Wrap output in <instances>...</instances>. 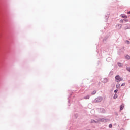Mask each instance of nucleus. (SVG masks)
Returning a JSON list of instances; mask_svg holds the SVG:
<instances>
[{"label":"nucleus","instance_id":"f257e3e1","mask_svg":"<svg viewBox=\"0 0 130 130\" xmlns=\"http://www.w3.org/2000/svg\"><path fill=\"white\" fill-rule=\"evenodd\" d=\"M115 79L117 83H119V82H120V81H122V80H123V78H122V77H120V76L119 75H117L115 77Z\"/></svg>","mask_w":130,"mask_h":130},{"label":"nucleus","instance_id":"f03ea898","mask_svg":"<svg viewBox=\"0 0 130 130\" xmlns=\"http://www.w3.org/2000/svg\"><path fill=\"white\" fill-rule=\"evenodd\" d=\"M103 98L102 97H99L96 98L94 100V102H101L102 101Z\"/></svg>","mask_w":130,"mask_h":130},{"label":"nucleus","instance_id":"7ed1b4c3","mask_svg":"<svg viewBox=\"0 0 130 130\" xmlns=\"http://www.w3.org/2000/svg\"><path fill=\"white\" fill-rule=\"evenodd\" d=\"M124 108V105L123 104L120 107V110H122Z\"/></svg>","mask_w":130,"mask_h":130},{"label":"nucleus","instance_id":"20e7f679","mask_svg":"<svg viewBox=\"0 0 130 130\" xmlns=\"http://www.w3.org/2000/svg\"><path fill=\"white\" fill-rule=\"evenodd\" d=\"M121 17H122V18H126H126H127V16H126L125 15H124V14H121Z\"/></svg>","mask_w":130,"mask_h":130},{"label":"nucleus","instance_id":"39448f33","mask_svg":"<svg viewBox=\"0 0 130 130\" xmlns=\"http://www.w3.org/2000/svg\"><path fill=\"white\" fill-rule=\"evenodd\" d=\"M120 88V84L119 83H118V84H117V85H116V88H117V89H118V88Z\"/></svg>","mask_w":130,"mask_h":130},{"label":"nucleus","instance_id":"423d86ee","mask_svg":"<svg viewBox=\"0 0 130 130\" xmlns=\"http://www.w3.org/2000/svg\"><path fill=\"white\" fill-rule=\"evenodd\" d=\"M125 58H126V59L129 60V59H130V56H128V55H126V56H125Z\"/></svg>","mask_w":130,"mask_h":130},{"label":"nucleus","instance_id":"0eeeda50","mask_svg":"<svg viewBox=\"0 0 130 130\" xmlns=\"http://www.w3.org/2000/svg\"><path fill=\"white\" fill-rule=\"evenodd\" d=\"M84 99H89V98H90V96L87 95V96L84 97Z\"/></svg>","mask_w":130,"mask_h":130},{"label":"nucleus","instance_id":"6e6552de","mask_svg":"<svg viewBox=\"0 0 130 130\" xmlns=\"http://www.w3.org/2000/svg\"><path fill=\"white\" fill-rule=\"evenodd\" d=\"M126 69L128 71V72H130V67H126Z\"/></svg>","mask_w":130,"mask_h":130},{"label":"nucleus","instance_id":"1a4fd4ad","mask_svg":"<svg viewBox=\"0 0 130 130\" xmlns=\"http://www.w3.org/2000/svg\"><path fill=\"white\" fill-rule=\"evenodd\" d=\"M114 99H116V98H117V94H115V95H114Z\"/></svg>","mask_w":130,"mask_h":130},{"label":"nucleus","instance_id":"9d476101","mask_svg":"<svg viewBox=\"0 0 130 130\" xmlns=\"http://www.w3.org/2000/svg\"><path fill=\"white\" fill-rule=\"evenodd\" d=\"M96 93V91H93L92 93V95H95V93Z\"/></svg>","mask_w":130,"mask_h":130},{"label":"nucleus","instance_id":"9b49d317","mask_svg":"<svg viewBox=\"0 0 130 130\" xmlns=\"http://www.w3.org/2000/svg\"><path fill=\"white\" fill-rule=\"evenodd\" d=\"M121 87L123 86H125V83H122L121 85Z\"/></svg>","mask_w":130,"mask_h":130},{"label":"nucleus","instance_id":"f8f14e48","mask_svg":"<svg viewBox=\"0 0 130 130\" xmlns=\"http://www.w3.org/2000/svg\"><path fill=\"white\" fill-rule=\"evenodd\" d=\"M109 127H110V128H112V124H110V125H109Z\"/></svg>","mask_w":130,"mask_h":130},{"label":"nucleus","instance_id":"ddd939ff","mask_svg":"<svg viewBox=\"0 0 130 130\" xmlns=\"http://www.w3.org/2000/svg\"><path fill=\"white\" fill-rule=\"evenodd\" d=\"M117 92H118V90H114V92L115 93V94H116V93H117Z\"/></svg>","mask_w":130,"mask_h":130},{"label":"nucleus","instance_id":"4468645a","mask_svg":"<svg viewBox=\"0 0 130 130\" xmlns=\"http://www.w3.org/2000/svg\"><path fill=\"white\" fill-rule=\"evenodd\" d=\"M118 66H119V67H121V63H118Z\"/></svg>","mask_w":130,"mask_h":130},{"label":"nucleus","instance_id":"2eb2a0df","mask_svg":"<svg viewBox=\"0 0 130 130\" xmlns=\"http://www.w3.org/2000/svg\"><path fill=\"white\" fill-rule=\"evenodd\" d=\"M126 44H129V41H126Z\"/></svg>","mask_w":130,"mask_h":130},{"label":"nucleus","instance_id":"dca6fc26","mask_svg":"<svg viewBox=\"0 0 130 130\" xmlns=\"http://www.w3.org/2000/svg\"><path fill=\"white\" fill-rule=\"evenodd\" d=\"M93 122H95V120H91V123H93Z\"/></svg>","mask_w":130,"mask_h":130},{"label":"nucleus","instance_id":"f3484780","mask_svg":"<svg viewBox=\"0 0 130 130\" xmlns=\"http://www.w3.org/2000/svg\"><path fill=\"white\" fill-rule=\"evenodd\" d=\"M124 21H125V22H128V20L127 19H124Z\"/></svg>","mask_w":130,"mask_h":130},{"label":"nucleus","instance_id":"a211bd4d","mask_svg":"<svg viewBox=\"0 0 130 130\" xmlns=\"http://www.w3.org/2000/svg\"><path fill=\"white\" fill-rule=\"evenodd\" d=\"M120 23H123V20H121L120 21Z\"/></svg>","mask_w":130,"mask_h":130},{"label":"nucleus","instance_id":"6ab92c4d","mask_svg":"<svg viewBox=\"0 0 130 130\" xmlns=\"http://www.w3.org/2000/svg\"><path fill=\"white\" fill-rule=\"evenodd\" d=\"M127 14H128V15H129V14H130V11L128 12H127Z\"/></svg>","mask_w":130,"mask_h":130}]
</instances>
